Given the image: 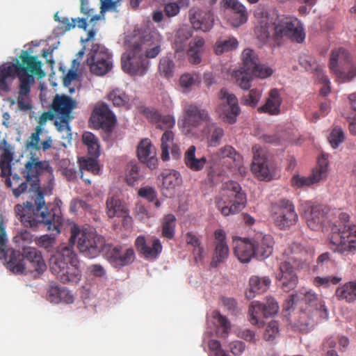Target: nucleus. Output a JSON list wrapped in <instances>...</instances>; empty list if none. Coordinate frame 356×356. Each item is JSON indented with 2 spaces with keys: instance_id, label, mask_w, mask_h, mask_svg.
I'll use <instances>...</instances> for the list:
<instances>
[{
  "instance_id": "obj_1",
  "label": "nucleus",
  "mask_w": 356,
  "mask_h": 356,
  "mask_svg": "<svg viewBox=\"0 0 356 356\" xmlns=\"http://www.w3.org/2000/svg\"><path fill=\"white\" fill-rule=\"evenodd\" d=\"M33 193V202L26 201L15 205V213L24 227L35 228L42 225L51 232V235L41 236L36 242L38 246L50 251L56 243V238L51 235L60 234L63 226L62 202L56 199L53 203L45 204L44 193L39 188Z\"/></svg>"
},
{
  "instance_id": "obj_2",
  "label": "nucleus",
  "mask_w": 356,
  "mask_h": 356,
  "mask_svg": "<svg viewBox=\"0 0 356 356\" xmlns=\"http://www.w3.org/2000/svg\"><path fill=\"white\" fill-rule=\"evenodd\" d=\"M257 39L262 44L270 43L273 46H280L283 39L302 43L305 34L303 28L297 18L289 17L278 19L273 13H263L258 24L254 27Z\"/></svg>"
},
{
  "instance_id": "obj_3",
  "label": "nucleus",
  "mask_w": 356,
  "mask_h": 356,
  "mask_svg": "<svg viewBox=\"0 0 356 356\" xmlns=\"http://www.w3.org/2000/svg\"><path fill=\"white\" fill-rule=\"evenodd\" d=\"M20 60L7 62L0 65V95L8 93L15 78H18L20 84L24 79H29L32 75L38 78L45 76L42 70V63L36 56L31 55L27 51L22 50L19 56Z\"/></svg>"
},
{
  "instance_id": "obj_4",
  "label": "nucleus",
  "mask_w": 356,
  "mask_h": 356,
  "mask_svg": "<svg viewBox=\"0 0 356 356\" xmlns=\"http://www.w3.org/2000/svg\"><path fill=\"white\" fill-rule=\"evenodd\" d=\"M7 237L4 227L3 217L0 215V259H6L7 255L10 252L9 259L6 262V268L15 274L24 273L27 261L31 264V268L38 274L43 273L47 269V265L43 259L42 254L36 248L24 247L23 253L19 251L6 250Z\"/></svg>"
},
{
  "instance_id": "obj_5",
  "label": "nucleus",
  "mask_w": 356,
  "mask_h": 356,
  "mask_svg": "<svg viewBox=\"0 0 356 356\" xmlns=\"http://www.w3.org/2000/svg\"><path fill=\"white\" fill-rule=\"evenodd\" d=\"M78 259L72 245L62 244L49 259L51 272L64 284L77 283L81 273Z\"/></svg>"
},
{
  "instance_id": "obj_6",
  "label": "nucleus",
  "mask_w": 356,
  "mask_h": 356,
  "mask_svg": "<svg viewBox=\"0 0 356 356\" xmlns=\"http://www.w3.org/2000/svg\"><path fill=\"white\" fill-rule=\"evenodd\" d=\"M350 218L348 213L341 212L339 220L341 225H330L329 241L334 252L345 254L356 250V225L350 224Z\"/></svg>"
},
{
  "instance_id": "obj_7",
  "label": "nucleus",
  "mask_w": 356,
  "mask_h": 356,
  "mask_svg": "<svg viewBox=\"0 0 356 356\" xmlns=\"http://www.w3.org/2000/svg\"><path fill=\"white\" fill-rule=\"evenodd\" d=\"M246 195L236 181H229L224 184L222 196L216 198V204L221 213L227 216L241 211L245 206Z\"/></svg>"
},
{
  "instance_id": "obj_8",
  "label": "nucleus",
  "mask_w": 356,
  "mask_h": 356,
  "mask_svg": "<svg viewBox=\"0 0 356 356\" xmlns=\"http://www.w3.org/2000/svg\"><path fill=\"white\" fill-rule=\"evenodd\" d=\"M70 241L77 242V248L80 252L89 258L97 257L106 247L105 238L95 232L87 229L81 230L76 225L71 227Z\"/></svg>"
},
{
  "instance_id": "obj_9",
  "label": "nucleus",
  "mask_w": 356,
  "mask_h": 356,
  "mask_svg": "<svg viewBox=\"0 0 356 356\" xmlns=\"http://www.w3.org/2000/svg\"><path fill=\"white\" fill-rule=\"evenodd\" d=\"M329 67L340 83L349 82L356 76V60L343 47L332 51Z\"/></svg>"
},
{
  "instance_id": "obj_10",
  "label": "nucleus",
  "mask_w": 356,
  "mask_h": 356,
  "mask_svg": "<svg viewBox=\"0 0 356 356\" xmlns=\"http://www.w3.org/2000/svg\"><path fill=\"white\" fill-rule=\"evenodd\" d=\"M122 70L131 75H144L148 68L149 61L143 54L141 42H134L127 54L121 58Z\"/></svg>"
},
{
  "instance_id": "obj_11",
  "label": "nucleus",
  "mask_w": 356,
  "mask_h": 356,
  "mask_svg": "<svg viewBox=\"0 0 356 356\" xmlns=\"http://www.w3.org/2000/svg\"><path fill=\"white\" fill-rule=\"evenodd\" d=\"M112 56L108 49L97 43H92L88 54L87 64L90 72L97 76H103L113 67Z\"/></svg>"
},
{
  "instance_id": "obj_12",
  "label": "nucleus",
  "mask_w": 356,
  "mask_h": 356,
  "mask_svg": "<svg viewBox=\"0 0 356 356\" xmlns=\"http://www.w3.org/2000/svg\"><path fill=\"white\" fill-rule=\"evenodd\" d=\"M77 102L66 95H56L51 104V109L59 115L54 124L59 131H70L69 122L73 118L72 111L76 107Z\"/></svg>"
},
{
  "instance_id": "obj_13",
  "label": "nucleus",
  "mask_w": 356,
  "mask_h": 356,
  "mask_svg": "<svg viewBox=\"0 0 356 356\" xmlns=\"http://www.w3.org/2000/svg\"><path fill=\"white\" fill-rule=\"evenodd\" d=\"M271 217L275 226L280 229L290 228L298 219L294 205L286 199H281L272 205Z\"/></svg>"
},
{
  "instance_id": "obj_14",
  "label": "nucleus",
  "mask_w": 356,
  "mask_h": 356,
  "mask_svg": "<svg viewBox=\"0 0 356 356\" xmlns=\"http://www.w3.org/2000/svg\"><path fill=\"white\" fill-rule=\"evenodd\" d=\"M279 305L273 298H268L265 303L252 301L248 308L250 323L261 327L264 324L263 318L272 316L279 312Z\"/></svg>"
},
{
  "instance_id": "obj_15",
  "label": "nucleus",
  "mask_w": 356,
  "mask_h": 356,
  "mask_svg": "<svg viewBox=\"0 0 356 356\" xmlns=\"http://www.w3.org/2000/svg\"><path fill=\"white\" fill-rule=\"evenodd\" d=\"M328 163L327 157L323 154L318 158L317 165L313 170L312 175L309 177L298 175L293 176L291 180V186L297 188L310 186L325 179L327 176Z\"/></svg>"
},
{
  "instance_id": "obj_16",
  "label": "nucleus",
  "mask_w": 356,
  "mask_h": 356,
  "mask_svg": "<svg viewBox=\"0 0 356 356\" xmlns=\"http://www.w3.org/2000/svg\"><path fill=\"white\" fill-rule=\"evenodd\" d=\"M80 11L83 17L76 18L77 27L87 31L88 19L91 25V29L88 31L86 39L83 40V42H88L95 37L99 31L97 22L101 19V17L99 15L95 14V10L90 7L88 0H81Z\"/></svg>"
},
{
  "instance_id": "obj_17",
  "label": "nucleus",
  "mask_w": 356,
  "mask_h": 356,
  "mask_svg": "<svg viewBox=\"0 0 356 356\" xmlns=\"http://www.w3.org/2000/svg\"><path fill=\"white\" fill-rule=\"evenodd\" d=\"M217 158L222 165H226L233 173L238 172L243 175L246 169L243 166V158L237 153L234 147L225 145L220 148L217 154Z\"/></svg>"
},
{
  "instance_id": "obj_18",
  "label": "nucleus",
  "mask_w": 356,
  "mask_h": 356,
  "mask_svg": "<svg viewBox=\"0 0 356 356\" xmlns=\"http://www.w3.org/2000/svg\"><path fill=\"white\" fill-rule=\"evenodd\" d=\"M184 127L188 131L197 128L203 123L209 122L210 117L206 109L193 104H186L184 107Z\"/></svg>"
},
{
  "instance_id": "obj_19",
  "label": "nucleus",
  "mask_w": 356,
  "mask_h": 356,
  "mask_svg": "<svg viewBox=\"0 0 356 356\" xmlns=\"http://www.w3.org/2000/svg\"><path fill=\"white\" fill-rule=\"evenodd\" d=\"M108 261L114 266H124L131 264L135 259V252L132 248H127L124 252L121 246H114L106 243L103 252Z\"/></svg>"
},
{
  "instance_id": "obj_20",
  "label": "nucleus",
  "mask_w": 356,
  "mask_h": 356,
  "mask_svg": "<svg viewBox=\"0 0 356 356\" xmlns=\"http://www.w3.org/2000/svg\"><path fill=\"white\" fill-rule=\"evenodd\" d=\"M189 20L196 31H209L214 24L213 14L211 10H204L197 7H193L188 12Z\"/></svg>"
},
{
  "instance_id": "obj_21",
  "label": "nucleus",
  "mask_w": 356,
  "mask_h": 356,
  "mask_svg": "<svg viewBox=\"0 0 356 356\" xmlns=\"http://www.w3.org/2000/svg\"><path fill=\"white\" fill-rule=\"evenodd\" d=\"M90 122L96 129H111L115 125L116 119L106 104L99 103L92 113Z\"/></svg>"
},
{
  "instance_id": "obj_22",
  "label": "nucleus",
  "mask_w": 356,
  "mask_h": 356,
  "mask_svg": "<svg viewBox=\"0 0 356 356\" xmlns=\"http://www.w3.org/2000/svg\"><path fill=\"white\" fill-rule=\"evenodd\" d=\"M135 247L138 252L148 260L156 259L161 253L163 246L159 238L147 241L144 236H138L135 241Z\"/></svg>"
},
{
  "instance_id": "obj_23",
  "label": "nucleus",
  "mask_w": 356,
  "mask_h": 356,
  "mask_svg": "<svg viewBox=\"0 0 356 356\" xmlns=\"http://www.w3.org/2000/svg\"><path fill=\"white\" fill-rule=\"evenodd\" d=\"M219 97L227 103L226 108L220 114L222 119L225 122L231 124L235 123L237 116L241 113V109L238 104V99L234 94L229 93L226 88L220 90Z\"/></svg>"
},
{
  "instance_id": "obj_24",
  "label": "nucleus",
  "mask_w": 356,
  "mask_h": 356,
  "mask_svg": "<svg viewBox=\"0 0 356 356\" xmlns=\"http://www.w3.org/2000/svg\"><path fill=\"white\" fill-rule=\"evenodd\" d=\"M307 210L304 211L308 227L312 230H318L324 225L326 220L327 209L322 205H311L306 204L304 206Z\"/></svg>"
},
{
  "instance_id": "obj_25",
  "label": "nucleus",
  "mask_w": 356,
  "mask_h": 356,
  "mask_svg": "<svg viewBox=\"0 0 356 356\" xmlns=\"http://www.w3.org/2000/svg\"><path fill=\"white\" fill-rule=\"evenodd\" d=\"M215 249L210 266L216 268L222 263H224L228 258L229 250L225 241L226 234L224 230L219 229L214 232Z\"/></svg>"
},
{
  "instance_id": "obj_26",
  "label": "nucleus",
  "mask_w": 356,
  "mask_h": 356,
  "mask_svg": "<svg viewBox=\"0 0 356 356\" xmlns=\"http://www.w3.org/2000/svg\"><path fill=\"white\" fill-rule=\"evenodd\" d=\"M224 7L229 9L228 22L234 27L245 24L248 17L245 7L238 0H223Z\"/></svg>"
},
{
  "instance_id": "obj_27",
  "label": "nucleus",
  "mask_w": 356,
  "mask_h": 356,
  "mask_svg": "<svg viewBox=\"0 0 356 356\" xmlns=\"http://www.w3.org/2000/svg\"><path fill=\"white\" fill-rule=\"evenodd\" d=\"M161 158L163 161L170 159V151L172 156L177 159L181 156V152L178 144L175 142V135L172 130H165L161 138Z\"/></svg>"
},
{
  "instance_id": "obj_28",
  "label": "nucleus",
  "mask_w": 356,
  "mask_h": 356,
  "mask_svg": "<svg viewBox=\"0 0 356 356\" xmlns=\"http://www.w3.org/2000/svg\"><path fill=\"white\" fill-rule=\"evenodd\" d=\"M276 279L277 286L289 289H295L298 282L293 266L287 261L280 263Z\"/></svg>"
},
{
  "instance_id": "obj_29",
  "label": "nucleus",
  "mask_w": 356,
  "mask_h": 356,
  "mask_svg": "<svg viewBox=\"0 0 356 356\" xmlns=\"http://www.w3.org/2000/svg\"><path fill=\"white\" fill-rule=\"evenodd\" d=\"M276 279L277 286L289 289H295L298 282L293 266L287 261L280 263Z\"/></svg>"
},
{
  "instance_id": "obj_30",
  "label": "nucleus",
  "mask_w": 356,
  "mask_h": 356,
  "mask_svg": "<svg viewBox=\"0 0 356 356\" xmlns=\"http://www.w3.org/2000/svg\"><path fill=\"white\" fill-rule=\"evenodd\" d=\"M138 159L151 168H155L157 164L156 158V149L149 138L143 139L138 144L137 148Z\"/></svg>"
},
{
  "instance_id": "obj_31",
  "label": "nucleus",
  "mask_w": 356,
  "mask_h": 356,
  "mask_svg": "<svg viewBox=\"0 0 356 356\" xmlns=\"http://www.w3.org/2000/svg\"><path fill=\"white\" fill-rule=\"evenodd\" d=\"M255 257L264 259L268 257L273 252L274 241L270 235L257 233L253 237Z\"/></svg>"
},
{
  "instance_id": "obj_32",
  "label": "nucleus",
  "mask_w": 356,
  "mask_h": 356,
  "mask_svg": "<svg viewBox=\"0 0 356 356\" xmlns=\"http://www.w3.org/2000/svg\"><path fill=\"white\" fill-rule=\"evenodd\" d=\"M234 252L236 257L243 263H248L255 257L253 238L251 239H234Z\"/></svg>"
},
{
  "instance_id": "obj_33",
  "label": "nucleus",
  "mask_w": 356,
  "mask_h": 356,
  "mask_svg": "<svg viewBox=\"0 0 356 356\" xmlns=\"http://www.w3.org/2000/svg\"><path fill=\"white\" fill-rule=\"evenodd\" d=\"M32 75L29 79H24L19 84V92L17 97V106L21 111H29L32 108L31 104V88L35 83V76Z\"/></svg>"
},
{
  "instance_id": "obj_34",
  "label": "nucleus",
  "mask_w": 356,
  "mask_h": 356,
  "mask_svg": "<svg viewBox=\"0 0 356 356\" xmlns=\"http://www.w3.org/2000/svg\"><path fill=\"white\" fill-rule=\"evenodd\" d=\"M302 300L307 305L305 310L315 313L322 320L328 318V312L324 302L318 299L311 291L305 293Z\"/></svg>"
},
{
  "instance_id": "obj_35",
  "label": "nucleus",
  "mask_w": 356,
  "mask_h": 356,
  "mask_svg": "<svg viewBox=\"0 0 356 356\" xmlns=\"http://www.w3.org/2000/svg\"><path fill=\"white\" fill-rule=\"evenodd\" d=\"M282 99L277 89H271L266 103L257 108L259 113H268L270 115H277L281 113L280 106Z\"/></svg>"
},
{
  "instance_id": "obj_36",
  "label": "nucleus",
  "mask_w": 356,
  "mask_h": 356,
  "mask_svg": "<svg viewBox=\"0 0 356 356\" xmlns=\"http://www.w3.org/2000/svg\"><path fill=\"white\" fill-rule=\"evenodd\" d=\"M252 150L254 156L252 171L261 179H270L271 175L266 159L261 156L259 149L256 146L252 147Z\"/></svg>"
},
{
  "instance_id": "obj_37",
  "label": "nucleus",
  "mask_w": 356,
  "mask_h": 356,
  "mask_svg": "<svg viewBox=\"0 0 356 356\" xmlns=\"http://www.w3.org/2000/svg\"><path fill=\"white\" fill-rule=\"evenodd\" d=\"M106 214L109 218L122 217L128 214L126 204L116 196L108 197L106 202Z\"/></svg>"
},
{
  "instance_id": "obj_38",
  "label": "nucleus",
  "mask_w": 356,
  "mask_h": 356,
  "mask_svg": "<svg viewBox=\"0 0 356 356\" xmlns=\"http://www.w3.org/2000/svg\"><path fill=\"white\" fill-rule=\"evenodd\" d=\"M196 147L194 145L190 146L184 154V163L188 168L192 171H200L203 169L206 164L207 159L205 156L196 158Z\"/></svg>"
},
{
  "instance_id": "obj_39",
  "label": "nucleus",
  "mask_w": 356,
  "mask_h": 356,
  "mask_svg": "<svg viewBox=\"0 0 356 356\" xmlns=\"http://www.w3.org/2000/svg\"><path fill=\"white\" fill-rule=\"evenodd\" d=\"M204 40L201 37H195L189 43V49L187 51L188 60L192 64L200 63L201 56L204 51Z\"/></svg>"
},
{
  "instance_id": "obj_40",
  "label": "nucleus",
  "mask_w": 356,
  "mask_h": 356,
  "mask_svg": "<svg viewBox=\"0 0 356 356\" xmlns=\"http://www.w3.org/2000/svg\"><path fill=\"white\" fill-rule=\"evenodd\" d=\"M49 167L47 161H40L38 159L31 157V161H28L26 165V170L27 172L26 180L31 179H37L38 175L43 172Z\"/></svg>"
},
{
  "instance_id": "obj_41",
  "label": "nucleus",
  "mask_w": 356,
  "mask_h": 356,
  "mask_svg": "<svg viewBox=\"0 0 356 356\" xmlns=\"http://www.w3.org/2000/svg\"><path fill=\"white\" fill-rule=\"evenodd\" d=\"M238 40L234 37L228 38H219L215 43L214 52L217 55L233 51L238 47Z\"/></svg>"
},
{
  "instance_id": "obj_42",
  "label": "nucleus",
  "mask_w": 356,
  "mask_h": 356,
  "mask_svg": "<svg viewBox=\"0 0 356 356\" xmlns=\"http://www.w3.org/2000/svg\"><path fill=\"white\" fill-rule=\"evenodd\" d=\"M45 297L48 301L55 304L59 302L70 304L74 301V296L70 291H47Z\"/></svg>"
},
{
  "instance_id": "obj_43",
  "label": "nucleus",
  "mask_w": 356,
  "mask_h": 356,
  "mask_svg": "<svg viewBox=\"0 0 356 356\" xmlns=\"http://www.w3.org/2000/svg\"><path fill=\"white\" fill-rule=\"evenodd\" d=\"M153 35H146L143 39H140L138 41H135L134 42H141L143 47V52L145 50V56L146 59L148 58H154L159 55L161 51V46L159 40H156V42H153L154 46L150 47L151 44L149 43L150 39L153 38Z\"/></svg>"
},
{
  "instance_id": "obj_44",
  "label": "nucleus",
  "mask_w": 356,
  "mask_h": 356,
  "mask_svg": "<svg viewBox=\"0 0 356 356\" xmlns=\"http://www.w3.org/2000/svg\"><path fill=\"white\" fill-rule=\"evenodd\" d=\"M83 143L87 146L88 154L97 158L100 154L97 138L91 132L86 131L82 136Z\"/></svg>"
},
{
  "instance_id": "obj_45",
  "label": "nucleus",
  "mask_w": 356,
  "mask_h": 356,
  "mask_svg": "<svg viewBox=\"0 0 356 356\" xmlns=\"http://www.w3.org/2000/svg\"><path fill=\"white\" fill-rule=\"evenodd\" d=\"M192 37V31L190 27L183 26L178 29L176 33L175 45L177 51H182L186 47V41Z\"/></svg>"
},
{
  "instance_id": "obj_46",
  "label": "nucleus",
  "mask_w": 356,
  "mask_h": 356,
  "mask_svg": "<svg viewBox=\"0 0 356 356\" xmlns=\"http://www.w3.org/2000/svg\"><path fill=\"white\" fill-rule=\"evenodd\" d=\"M158 70L161 76L169 79L174 76L175 64L172 58L164 56L160 59Z\"/></svg>"
},
{
  "instance_id": "obj_47",
  "label": "nucleus",
  "mask_w": 356,
  "mask_h": 356,
  "mask_svg": "<svg viewBox=\"0 0 356 356\" xmlns=\"http://www.w3.org/2000/svg\"><path fill=\"white\" fill-rule=\"evenodd\" d=\"M185 240L188 245L193 247V253L196 261L202 259L204 248L201 246V241L199 237L192 232H188L185 235Z\"/></svg>"
},
{
  "instance_id": "obj_48",
  "label": "nucleus",
  "mask_w": 356,
  "mask_h": 356,
  "mask_svg": "<svg viewBox=\"0 0 356 356\" xmlns=\"http://www.w3.org/2000/svg\"><path fill=\"white\" fill-rule=\"evenodd\" d=\"M176 218L173 214H167L164 216L162 222V236L168 239L173 238L175 233Z\"/></svg>"
},
{
  "instance_id": "obj_49",
  "label": "nucleus",
  "mask_w": 356,
  "mask_h": 356,
  "mask_svg": "<svg viewBox=\"0 0 356 356\" xmlns=\"http://www.w3.org/2000/svg\"><path fill=\"white\" fill-rule=\"evenodd\" d=\"M162 177L163 188L167 190L173 189L181 183L180 175L175 170L163 172L162 174Z\"/></svg>"
},
{
  "instance_id": "obj_50",
  "label": "nucleus",
  "mask_w": 356,
  "mask_h": 356,
  "mask_svg": "<svg viewBox=\"0 0 356 356\" xmlns=\"http://www.w3.org/2000/svg\"><path fill=\"white\" fill-rule=\"evenodd\" d=\"M143 177L140 172V168L136 163L130 162L128 163L126 170V181L128 185L134 186Z\"/></svg>"
},
{
  "instance_id": "obj_51",
  "label": "nucleus",
  "mask_w": 356,
  "mask_h": 356,
  "mask_svg": "<svg viewBox=\"0 0 356 356\" xmlns=\"http://www.w3.org/2000/svg\"><path fill=\"white\" fill-rule=\"evenodd\" d=\"M243 61V71L250 72L253 67H255L256 63L259 62V58L256 53L251 49H245L241 55Z\"/></svg>"
},
{
  "instance_id": "obj_52",
  "label": "nucleus",
  "mask_w": 356,
  "mask_h": 356,
  "mask_svg": "<svg viewBox=\"0 0 356 356\" xmlns=\"http://www.w3.org/2000/svg\"><path fill=\"white\" fill-rule=\"evenodd\" d=\"M208 130L209 132V145L211 147L218 146L224 136L223 129L215 123H211L208 125Z\"/></svg>"
},
{
  "instance_id": "obj_53",
  "label": "nucleus",
  "mask_w": 356,
  "mask_h": 356,
  "mask_svg": "<svg viewBox=\"0 0 356 356\" xmlns=\"http://www.w3.org/2000/svg\"><path fill=\"white\" fill-rule=\"evenodd\" d=\"M108 97L115 106L128 108L129 98L122 90L115 89L108 94Z\"/></svg>"
},
{
  "instance_id": "obj_54",
  "label": "nucleus",
  "mask_w": 356,
  "mask_h": 356,
  "mask_svg": "<svg viewBox=\"0 0 356 356\" xmlns=\"http://www.w3.org/2000/svg\"><path fill=\"white\" fill-rule=\"evenodd\" d=\"M261 97V90L257 88L250 90L247 94L243 95L241 99V103L243 105L255 107Z\"/></svg>"
},
{
  "instance_id": "obj_55",
  "label": "nucleus",
  "mask_w": 356,
  "mask_h": 356,
  "mask_svg": "<svg viewBox=\"0 0 356 356\" xmlns=\"http://www.w3.org/2000/svg\"><path fill=\"white\" fill-rule=\"evenodd\" d=\"M95 157H82L79 159V165L81 170L91 172L93 175H98L99 172V166Z\"/></svg>"
},
{
  "instance_id": "obj_56",
  "label": "nucleus",
  "mask_w": 356,
  "mask_h": 356,
  "mask_svg": "<svg viewBox=\"0 0 356 356\" xmlns=\"http://www.w3.org/2000/svg\"><path fill=\"white\" fill-rule=\"evenodd\" d=\"M279 323L277 321H270L264 332V339L268 342H274L276 337L279 335Z\"/></svg>"
},
{
  "instance_id": "obj_57",
  "label": "nucleus",
  "mask_w": 356,
  "mask_h": 356,
  "mask_svg": "<svg viewBox=\"0 0 356 356\" xmlns=\"http://www.w3.org/2000/svg\"><path fill=\"white\" fill-rule=\"evenodd\" d=\"M198 78L196 74L184 73L179 78V86L184 92H188L197 81L199 82Z\"/></svg>"
},
{
  "instance_id": "obj_58",
  "label": "nucleus",
  "mask_w": 356,
  "mask_h": 356,
  "mask_svg": "<svg viewBox=\"0 0 356 356\" xmlns=\"http://www.w3.org/2000/svg\"><path fill=\"white\" fill-rule=\"evenodd\" d=\"M271 280L267 276L259 277L257 275H252L249 280L250 289H263L269 288Z\"/></svg>"
},
{
  "instance_id": "obj_59",
  "label": "nucleus",
  "mask_w": 356,
  "mask_h": 356,
  "mask_svg": "<svg viewBox=\"0 0 356 356\" xmlns=\"http://www.w3.org/2000/svg\"><path fill=\"white\" fill-rule=\"evenodd\" d=\"M339 276L316 277L313 280V284L316 287H329L331 285H336L341 281Z\"/></svg>"
},
{
  "instance_id": "obj_60",
  "label": "nucleus",
  "mask_w": 356,
  "mask_h": 356,
  "mask_svg": "<svg viewBox=\"0 0 356 356\" xmlns=\"http://www.w3.org/2000/svg\"><path fill=\"white\" fill-rule=\"evenodd\" d=\"M54 19L58 22L59 24L58 29L60 30L61 33H65L76 27V18H72V21L68 17H60L58 13L54 15Z\"/></svg>"
},
{
  "instance_id": "obj_61",
  "label": "nucleus",
  "mask_w": 356,
  "mask_h": 356,
  "mask_svg": "<svg viewBox=\"0 0 356 356\" xmlns=\"http://www.w3.org/2000/svg\"><path fill=\"white\" fill-rule=\"evenodd\" d=\"M213 317L216 319L220 325L218 332H221L220 337H226L230 330V323L227 318L222 316L218 311H214L213 312Z\"/></svg>"
},
{
  "instance_id": "obj_62",
  "label": "nucleus",
  "mask_w": 356,
  "mask_h": 356,
  "mask_svg": "<svg viewBox=\"0 0 356 356\" xmlns=\"http://www.w3.org/2000/svg\"><path fill=\"white\" fill-rule=\"evenodd\" d=\"M251 74V72L248 71L236 72V81L243 90H248L250 88V81H252Z\"/></svg>"
},
{
  "instance_id": "obj_63",
  "label": "nucleus",
  "mask_w": 356,
  "mask_h": 356,
  "mask_svg": "<svg viewBox=\"0 0 356 356\" xmlns=\"http://www.w3.org/2000/svg\"><path fill=\"white\" fill-rule=\"evenodd\" d=\"M175 125V119L170 115H160L159 119L156 123V129H159L161 131H165V130H172Z\"/></svg>"
},
{
  "instance_id": "obj_64",
  "label": "nucleus",
  "mask_w": 356,
  "mask_h": 356,
  "mask_svg": "<svg viewBox=\"0 0 356 356\" xmlns=\"http://www.w3.org/2000/svg\"><path fill=\"white\" fill-rule=\"evenodd\" d=\"M344 138V133L342 129L337 127L331 131L328 140L331 146L336 149L343 142Z\"/></svg>"
}]
</instances>
